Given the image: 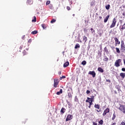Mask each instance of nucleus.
<instances>
[{"label":"nucleus","instance_id":"nucleus-22","mask_svg":"<svg viewBox=\"0 0 125 125\" xmlns=\"http://www.w3.org/2000/svg\"><path fill=\"white\" fill-rule=\"evenodd\" d=\"M110 4H108L107 5L105 6V8L106 9H107V10H109V9H110Z\"/></svg>","mask_w":125,"mask_h":125},{"label":"nucleus","instance_id":"nucleus-51","mask_svg":"<svg viewBox=\"0 0 125 125\" xmlns=\"http://www.w3.org/2000/svg\"><path fill=\"white\" fill-rule=\"evenodd\" d=\"M91 98H93H93H94V96H92V97H91Z\"/></svg>","mask_w":125,"mask_h":125},{"label":"nucleus","instance_id":"nucleus-6","mask_svg":"<svg viewBox=\"0 0 125 125\" xmlns=\"http://www.w3.org/2000/svg\"><path fill=\"white\" fill-rule=\"evenodd\" d=\"M88 74L89 75H91L93 78H95V76H96V73L94 71H89Z\"/></svg>","mask_w":125,"mask_h":125},{"label":"nucleus","instance_id":"nucleus-43","mask_svg":"<svg viewBox=\"0 0 125 125\" xmlns=\"http://www.w3.org/2000/svg\"><path fill=\"white\" fill-rule=\"evenodd\" d=\"M89 100L87 99V100H86V102L87 103H89V101H88Z\"/></svg>","mask_w":125,"mask_h":125},{"label":"nucleus","instance_id":"nucleus-36","mask_svg":"<svg viewBox=\"0 0 125 125\" xmlns=\"http://www.w3.org/2000/svg\"><path fill=\"white\" fill-rule=\"evenodd\" d=\"M122 71H123V72H125V68H122Z\"/></svg>","mask_w":125,"mask_h":125},{"label":"nucleus","instance_id":"nucleus-54","mask_svg":"<svg viewBox=\"0 0 125 125\" xmlns=\"http://www.w3.org/2000/svg\"><path fill=\"white\" fill-rule=\"evenodd\" d=\"M97 111L98 112H100V110H97Z\"/></svg>","mask_w":125,"mask_h":125},{"label":"nucleus","instance_id":"nucleus-5","mask_svg":"<svg viewBox=\"0 0 125 125\" xmlns=\"http://www.w3.org/2000/svg\"><path fill=\"white\" fill-rule=\"evenodd\" d=\"M120 50L122 52H125V44H121V47L120 49Z\"/></svg>","mask_w":125,"mask_h":125},{"label":"nucleus","instance_id":"nucleus-1","mask_svg":"<svg viewBox=\"0 0 125 125\" xmlns=\"http://www.w3.org/2000/svg\"><path fill=\"white\" fill-rule=\"evenodd\" d=\"M122 62V59H118L115 61V67H120L121 63Z\"/></svg>","mask_w":125,"mask_h":125},{"label":"nucleus","instance_id":"nucleus-50","mask_svg":"<svg viewBox=\"0 0 125 125\" xmlns=\"http://www.w3.org/2000/svg\"><path fill=\"white\" fill-rule=\"evenodd\" d=\"M99 19H102V17L100 16V17H99Z\"/></svg>","mask_w":125,"mask_h":125},{"label":"nucleus","instance_id":"nucleus-53","mask_svg":"<svg viewBox=\"0 0 125 125\" xmlns=\"http://www.w3.org/2000/svg\"><path fill=\"white\" fill-rule=\"evenodd\" d=\"M91 107V105H89L88 106V108H90Z\"/></svg>","mask_w":125,"mask_h":125},{"label":"nucleus","instance_id":"nucleus-40","mask_svg":"<svg viewBox=\"0 0 125 125\" xmlns=\"http://www.w3.org/2000/svg\"><path fill=\"white\" fill-rule=\"evenodd\" d=\"M28 42H32V40L31 39H29L28 41Z\"/></svg>","mask_w":125,"mask_h":125},{"label":"nucleus","instance_id":"nucleus-38","mask_svg":"<svg viewBox=\"0 0 125 125\" xmlns=\"http://www.w3.org/2000/svg\"><path fill=\"white\" fill-rule=\"evenodd\" d=\"M104 49L105 52H107V50H106L107 47H105L104 48Z\"/></svg>","mask_w":125,"mask_h":125},{"label":"nucleus","instance_id":"nucleus-49","mask_svg":"<svg viewBox=\"0 0 125 125\" xmlns=\"http://www.w3.org/2000/svg\"><path fill=\"white\" fill-rule=\"evenodd\" d=\"M89 103V105L91 106V105H92V103Z\"/></svg>","mask_w":125,"mask_h":125},{"label":"nucleus","instance_id":"nucleus-24","mask_svg":"<svg viewBox=\"0 0 125 125\" xmlns=\"http://www.w3.org/2000/svg\"><path fill=\"white\" fill-rule=\"evenodd\" d=\"M32 22H37V18L35 16L34 17V19L32 20Z\"/></svg>","mask_w":125,"mask_h":125},{"label":"nucleus","instance_id":"nucleus-44","mask_svg":"<svg viewBox=\"0 0 125 125\" xmlns=\"http://www.w3.org/2000/svg\"><path fill=\"white\" fill-rule=\"evenodd\" d=\"M111 47L112 49H114V48H115V47L114 46H112Z\"/></svg>","mask_w":125,"mask_h":125},{"label":"nucleus","instance_id":"nucleus-58","mask_svg":"<svg viewBox=\"0 0 125 125\" xmlns=\"http://www.w3.org/2000/svg\"><path fill=\"white\" fill-rule=\"evenodd\" d=\"M94 125H97V124L95 123V124H94Z\"/></svg>","mask_w":125,"mask_h":125},{"label":"nucleus","instance_id":"nucleus-55","mask_svg":"<svg viewBox=\"0 0 125 125\" xmlns=\"http://www.w3.org/2000/svg\"><path fill=\"white\" fill-rule=\"evenodd\" d=\"M84 32H85V31H86V29L84 28Z\"/></svg>","mask_w":125,"mask_h":125},{"label":"nucleus","instance_id":"nucleus-11","mask_svg":"<svg viewBox=\"0 0 125 125\" xmlns=\"http://www.w3.org/2000/svg\"><path fill=\"white\" fill-rule=\"evenodd\" d=\"M109 17H110V15H108L106 17V18L104 20V23H106L107 21H108V19H109Z\"/></svg>","mask_w":125,"mask_h":125},{"label":"nucleus","instance_id":"nucleus-37","mask_svg":"<svg viewBox=\"0 0 125 125\" xmlns=\"http://www.w3.org/2000/svg\"><path fill=\"white\" fill-rule=\"evenodd\" d=\"M23 55H26V51L25 50L23 51Z\"/></svg>","mask_w":125,"mask_h":125},{"label":"nucleus","instance_id":"nucleus-25","mask_svg":"<svg viewBox=\"0 0 125 125\" xmlns=\"http://www.w3.org/2000/svg\"><path fill=\"white\" fill-rule=\"evenodd\" d=\"M94 107L96 109H99L100 108V107L99 106V105L98 104H95Z\"/></svg>","mask_w":125,"mask_h":125},{"label":"nucleus","instance_id":"nucleus-33","mask_svg":"<svg viewBox=\"0 0 125 125\" xmlns=\"http://www.w3.org/2000/svg\"><path fill=\"white\" fill-rule=\"evenodd\" d=\"M121 125H125V121L121 122Z\"/></svg>","mask_w":125,"mask_h":125},{"label":"nucleus","instance_id":"nucleus-29","mask_svg":"<svg viewBox=\"0 0 125 125\" xmlns=\"http://www.w3.org/2000/svg\"><path fill=\"white\" fill-rule=\"evenodd\" d=\"M99 124H100V125H103V120H100L99 122Z\"/></svg>","mask_w":125,"mask_h":125},{"label":"nucleus","instance_id":"nucleus-46","mask_svg":"<svg viewBox=\"0 0 125 125\" xmlns=\"http://www.w3.org/2000/svg\"><path fill=\"white\" fill-rule=\"evenodd\" d=\"M58 74H59V75H61V71H59V72H58Z\"/></svg>","mask_w":125,"mask_h":125},{"label":"nucleus","instance_id":"nucleus-2","mask_svg":"<svg viewBox=\"0 0 125 125\" xmlns=\"http://www.w3.org/2000/svg\"><path fill=\"white\" fill-rule=\"evenodd\" d=\"M117 23V20L114 18L112 21V22L111 24V25L110 26V28H114V27H115V26H116V23Z\"/></svg>","mask_w":125,"mask_h":125},{"label":"nucleus","instance_id":"nucleus-20","mask_svg":"<svg viewBox=\"0 0 125 125\" xmlns=\"http://www.w3.org/2000/svg\"><path fill=\"white\" fill-rule=\"evenodd\" d=\"M75 49H77V48H80V44L79 43H77L75 46Z\"/></svg>","mask_w":125,"mask_h":125},{"label":"nucleus","instance_id":"nucleus-47","mask_svg":"<svg viewBox=\"0 0 125 125\" xmlns=\"http://www.w3.org/2000/svg\"><path fill=\"white\" fill-rule=\"evenodd\" d=\"M99 36H100V37H101L102 36V34H101V33H100Z\"/></svg>","mask_w":125,"mask_h":125},{"label":"nucleus","instance_id":"nucleus-23","mask_svg":"<svg viewBox=\"0 0 125 125\" xmlns=\"http://www.w3.org/2000/svg\"><path fill=\"white\" fill-rule=\"evenodd\" d=\"M56 21V20L53 19L51 21V23L52 24H53V23H55V22Z\"/></svg>","mask_w":125,"mask_h":125},{"label":"nucleus","instance_id":"nucleus-21","mask_svg":"<svg viewBox=\"0 0 125 125\" xmlns=\"http://www.w3.org/2000/svg\"><path fill=\"white\" fill-rule=\"evenodd\" d=\"M104 60L106 62L109 60V59L107 57L104 56Z\"/></svg>","mask_w":125,"mask_h":125},{"label":"nucleus","instance_id":"nucleus-57","mask_svg":"<svg viewBox=\"0 0 125 125\" xmlns=\"http://www.w3.org/2000/svg\"><path fill=\"white\" fill-rule=\"evenodd\" d=\"M120 23H123V21H120Z\"/></svg>","mask_w":125,"mask_h":125},{"label":"nucleus","instance_id":"nucleus-18","mask_svg":"<svg viewBox=\"0 0 125 125\" xmlns=\"http://www.w3.org/2000/svg\"><path fill=\"white\" fill-rule=\"evenodd\" d=\"M124 30H125V26H122V28H120V31L122 33V34H123V32H124Z\"/></svg>","mask_w":125,"mask_h":125},{"label":"nucleus","instance_id":"nucleus-42","mask_svg":"<svg viewBox=\"0 0 125 125\" xmlns=\"http://www.w3.org/2000/svg\"><path fill=\"white\" fill-rule=\"evenodd\" d=\"M62 79H65V78H66V76H62Z\"/></svg>","mask_w":125,"mask_h":125},{"label":"nucleus","instance_id":"nucleus-26","mask_svg":"<svg viewBox=\"0 0 125 125\" xmlns=\"http://www.w3.org/2000/svg\"><path fill=\"white\" fill-rule=\"evenodd\" d=\"M81 64H82V65H85V64H86V61H83L82 62Z\"/></svg>","mask_w":125,"mask_h":125},{"label":"nucleus","instance_id":"nucleus-60","mask_svg":"<svg viewBox=\"0 0 125 125\" xmlns=\"http://www.w3.org/2000/svg\"><path fill=\"white\" fill-rule=\"evenodd\" d=\"M20 49H22V47H20Z\"/></svg>","mask_w":125,"mask_h":125},{"label":"nucleus","instance_id":"nucleus-56","mask_svg":"<svg viewBox=\"0 0 125 125\" xmlns=\"http://www.w3.org/2000/svg\"><path fill=\"white\" fill-rule=\"evenodd\" d=\"M62 77H61L60 78V80H62Z\"/></svg>","mask_w":125,"mask_h":125},{"label":"nucleus","instance_id":"nucleus-41","mask_svg":"<svg viewBox=\"0 0 125 125\" xmlns=\"http://www.w3.org/2000/svg\"><path fill=\"white\" fill-rule=\"evenodd\" d=\"M66 8H67V10H70V7L67 6Z\"/></svg>","mask_w":125,"mask_h":125},{"label":"nucleus","instance_id":"nucleus-63","mask_svg":"<svg viewBox=\"0 0 125 125\" xmlns=\"http://www.w3.org/2000/svg\"><path fill=\"white\" fill-rule=\"evenodd\" d=\"M124 30H125V26H124Z\"/></svg>","mask_w":125,"mask_h":125},{"label":"nucleus","instance_id":"nucleus-15","mask_svg":"<svg viewBox=\"0 0 125 125\" xmlns=\"http://www.w3.org/2000/svg\"><path fill=\"white\" fill-rule=\"evenodd\" d=\"M98 71H99V72H100L101 73H103V72H104V70H103V69H102V68L101 67H99L98 68Z\"/></svg>","mask_w":125,"mask_h":125},{"label":"nucleus","instance_id":"nucleus-52","mask_svg":"<svg viewBox=\"0 0 125 125\" xmlns=\"http://www.w3.org/2000/svg\"><path fill=\"white\" fill-rule=\"evenodd\" d=\"M122 26H123V27H125V23H124Z\"/></svg>","mask_w":125,"mask_h":125},{"label":"nucleus","instance_id":"nucleus-3","mask_svg":"<svg viewBox=\"0 0 125 125\" xmlns=\"http://www.w3.org/2000/svg\"><path fill=\"white\" fill-rule=\"evenodd\" d=\"M119 109L120 111H122L124 114H125V105H120Z\"/></svg>","mask_w":125,"mask_h":125},{"label":"nucleus","instance_id":"nucleus-10","mask_svg":"<svg viewBox=\"0 0 125 125\" xmlns=\"http://www.w3.org/2000/svg\"><path fill=\"white\" fill-rule=\"evenodd\" d=\"M69 66V62H66L63 64L64 68H66V67H68Z\"/></svg>","mask_w":125,"mask_h":125},{"label":"nucleus","instance_id":"nucleus-62","mask_svg":"<svg viewBox=\"0 0 125 125\" xmlns=\"http://www.w3.org/2000/svg\"><path fill=\"white\" fill-rule=\"evenodd\" d=\"M77 98V96H75V99H76Z\"/></svg>","mask_w":125,"mask_h":125},{"label":"nucleus","instance_id":"nucleus-27","mask_svg":"<svg viewBox=\"0 0 125 125\" xmlns=\"http://www.w3.org/2000/svg\"><path fill=\"white\" fill-rule=\"evenodd\" d=\"M116 49L117 53H121V51H120V49H119V48H116Z\"/></svg>","mask_w":125,"mask_h":125},{"label":"nucleus","instance_id":"nucleus-17","mask_svg":"<svg viewBox=\"0 0 125 125\" xmlns=\"http://www.w3.org/2000/svg\"><path fill=\"white\" fill-rule=\"evenodd\" d=\"M65 111H66V109H65L64 108V107H62L61 110V112L62 113L64 114V113H65Z\"/></svg>","mask_w":125,"mask_h":125},{"label":"nucleus","instance_id":"nucleus-31","mask_svg":"<svg viewBox=\"0 0 125 125\" xmlns=\"http://www.w3.org/2000/svg\"><path fill=\"white\" fill-rule=\"evenodd\" d=\"M83 40L85 42H86L87 41V38L84 37L83 39Z\"/></svg>","mask_w":125,"mask_h":125},{"label":"nucleus","instance_id":"nucleus-19","mask_svg":"<svg viewBox=\"0 0 125 125\" xmlns=\"http://www.w3.org/2000/svg\"><path fill=\"white\" fill-rule=\"evenodd\" d=\"M31 34H32V35H36V34H38V31L35 30V31H32V32H31Z\"/></svg>","mask_w":125,"mask_h":125},{"label":"nucleus","instance_id":"nucleus-64","mask_svg":"<svg viewBox=\"0 0 125 125\" xmlns=\"http://www.w3.org/2000/svg\"><path fill=\"white\" fill-rule=\"evenodd\" d=\"M124 36H125V34H124Z\"/></svg>","mask_w":125,"mask_h":125},{"label":"nucleus","instance_id":"nucleus-12","mask_svg":"<svg viewBox=\"0 0 125 125\" xmlns=\"http://www.w3.org/2000/svg\"><path fill=\"white\" fill-rule=\"evenodd\" d=\"M62 92H63V90H62V89H61L60 91H58L57 92V95H60V94H62Z\"/></svg>","mask_w":125,"mask_h":125},{"label":"nucleus","instance_id":"nucleus-59","mask_svg":"<svg viewBox=\"0 0 125 125\" xmlns=\"http://www.w3.org/2000/svg\"><path fill=\"white\" fill-rule=\"evenodd\" d=\"M25 37V36H24L23 37H22V39H24V37Z\"/></svg>","mask_w":125,"mask_h":125},{"label":"nucleus","instance_id":"nucleus-34","mask_svg":"<svg viewBox=\"0 0 125 125\" xmlns=\"http://www.w3.org/2000/svg\"><path fill=\"white\" fill-rule=\"evenodd\" d=\"M86 93L87 94H89V93H90V91L87 90L86 91Z\"/></svg>","mask_w":125,"mask_h":125},{"label":"nucleus","instance_id":"nucleus-16","mask_svg":"<svg viewBox=\"0 0 125 125\" xmlns=\"http://www.w3.org/2000/svg\"><path fill=\"white\" fill-rule=\"evenodd\" d=\"M27 3L28 4H33V0H27Z\"/></svg>","mask_w":125,"mask_h":125},{"label":"nucleus","instance_id":"nucleus-48","mask_svg":"<svg viewBox=\"0 0 125 125\" xmlns=\"http://www.w3.org/2000/svg\"><path fill=\"white\" fill-rule=\"evenodd\" d=\"M111 125H116V123H114L112 124H111Z\"/></svg>","mask_w":125,"mask_h":125},{"label":"nucleus","instance_id":"nucleus-39","mask_svg":"<svg viewBox=\"0 0 125 125\" xmlns=\"http://www.w3.org/2000/svg\"><path fill=\"white\" fill-rule=\"evenodd\" d=\"M90 30H91V31H93L92 32V33H93V32H95V31L93 30V28H91Z\"/></svg>","mask_w":125,"mask_h":125},{"label":"nucleus","instance_id":"nucleus-4","mask_svg":"<svg viewBox=\"0 0 125 125\" xmlns=\"http://www.w3.org/2000/svg\"><path fill=\"white\" fill-rule=\"evenodd\" d=\"M73 119V115H68L66 118V122H68V121H71Z\"/></svg>","mask_w":125,"mask_h":125},{"label":"nucleus","instance_id":"nucleus-8","mask_svg":"<svg viewBox=\"0 0 125 125\" xmlns=\"http://www.w3.org/2000/svg\"><path fill=\"white\" fill-rule=\"evenodd\" d=\"M110 110L109 109V108H106L104 112V113L103 114V116H106V114H107V113H109Z\"/></svg>","mask_w":125,"mask_h":125},{"label":"nucleus","instance_id":"nucleus-32","mask_svg":"<svg viewBox=\"0 0 125 125\" xmlns=\"http://www.w3.org/2000/svg\"><path fill=\"white\" fill-rule=\"evenodd\" d=\"M49 3H50V1L49 0L47 1L46 2V5H48V4H49Z\"/></svg>","mask_w":125,"mask_h":125},{"label":"nucleus","instance_id":"nucleus-14","mask_svg":"<svg viewBox=\"0 0 125 125\" xmlns=\"http://www.w3.org/2000/svg\"><path fill=\"white\" fill-rule=\"evenodd\" d=\"M120 77H122L123 78V79H125V73H121L120 74Z\"/></svg>","mask_w":125,"mask_h":125},{"label":"nucleus","instance_id":"nucleus-61","mask_svg":"<svg viewBox=\"0 0 125 125\" xmlns=\"http://www.w3.org/2000/svg\"><path fill=\"white\" fill-rule=\"evenodd\" d=\"M77 99H77V98L76 99V98H75V101H77Z\"/></svg>","mask_w":125,"mask_h":125},{"label":"nucleus","instance_id":"nucleus-30","mask_svg":"<svg viewBox=\"0 0 125 125\" xmlns=\"http://www.w3.org/2000/svg\"><path fill=\"white\" fill-rule=\"evenodd\" d=\"M42 26L43 28V29H45L46 28V26H45V24H42Z\"/></svg>","mask_w":125,"mask_h":125},{"label":"nucleus","instance_id":"nucleus-13","mask_svg":"<svg viewBox=\"0 0 125 125\" xmlns=\"http://www.w3.org/2000/svg\"><path fill=\"white\" fill-rule=\"evenodd\" d=\"M87 99L89 100V103H92V102H93V98H90L87 97Z\"/></svg>","mask_w":125,"mask_h":125},{"label":"nucleus","instance_id":"nucleus-45","mask_svg":"<svg viewBox=\"0 0 125 125\" xmlns=\"http://www.w3.org/2000/svg\"><path fill=\"white\" fill-rule=\"evenodd\" d=\"M123 61H124V65H125V59H124L123 60Z\"/></svg>","mask_w":125,"mask_h":125},{"label":"nucleus","instance_id":"nucleus-7","mask_svg":"<svg viewBox=\"0 0 125 125\" xmlns=\"http://www.w3.org/2000/svg\"><path fill=\"white\" fill-rule=\"evenodd\" d=\"M114 41H115V45L117 46V44H120L121 43V42L119 41V39L117 38H114Z\"/></svg>","mask_w":125,"mask_h":125},{"label":"nucleus","instance_id":"nucleus-28","mask_svg":"<svg viewBox=\"0 0 125 125\" xmlns=\"http://www.w3.org/2000/svg\"><path fill=\"white\" fill-rule=\"evenodd\" d=\"M115 118H116V115L115 114V113H114V114H113V117H112V120L113 121H114V120H115Z\"/></svg>","mask_w":125,"mask_h":125},{"label":"nucleus","instance_id":"nucleus-9","mask_svg":"<svg viewBox=\"0 0 125 125\" xmlns=\"http://www.w3.org/2000/svg\"><path fill=\"white\" fill-rule=\"evenodd\" d=\"M54 86L55 87H57V85H58V82L57 81V80H54Z\"/></svg>","mask_w":125,"mask_h":125},{"label":"nucleus","instance_id":"nucleus-35","mask_svg":"<svg viewBox=\"0 0 125 125\" xmlns=\"http://www.w3.org/2000/svg\"><path fill=\"white\" fill-rule=\"evenodd\" d=\"M106 82H107V83H111V81H110V80H108V79L106 80Z\"/></svg>","mask_w":125,"mask_h":125}]
</instances>
